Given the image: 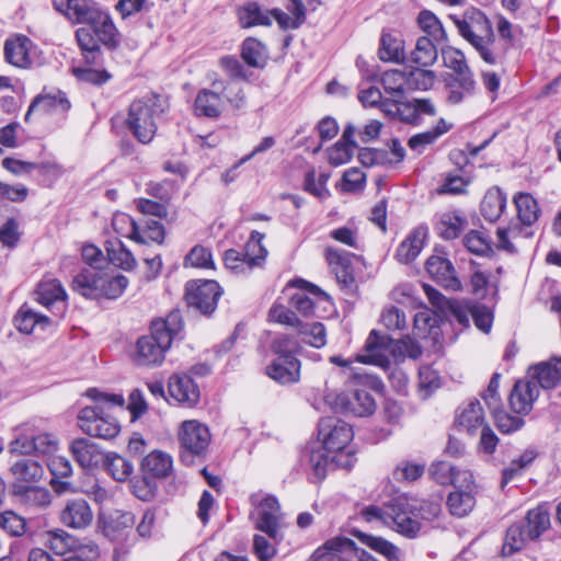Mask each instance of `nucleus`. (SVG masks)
Wrapping results in <instances>:
<instances>
[{
	"mask_svg": "<svg viewBox=\"0 0 561 561\" xmlns=\"http://www.w3.org/2000/svg\"><path fill=\"white\" fill-rule=\"evenodd\" d=\"M183 330L179 311L170 312L164 319L151 322L149 334L140 336L135 346L134 360L138 366H159L165 358L172 342Z\"/></svg>",
	"mask_w": 561,
	"mask_h": 561,
	"instance_id": "1",
	"label": "nucleus"
},
{
	"mask_svg": "<svg viewBox=\"0 0 561 561\" xmlns=\"http://www.w3.org/2000/svg\"><path fill=\"white\" fill-rule=\"evenodd\" d=\"M352 427L344 421L335 417H323L318 425V438L321 445L308 451V467L311 479L322 481L328 471L329 454L344 450L353 439Z\"/></svg>",
	"mask_w": 561,
	"mask_h": 561,
	"instance_id": "2",
	"label": "nucleus"
},
{
	"mask_svg": "<svg viewBox=\"0 0 561 561\" xmlns=\"http://www.w3.org/2000/svg\"><path fill=\"white\" fill-rule=\"evenodd\" d=\"M388 350H390L394 356L403 358L409 357L417 359L422 355V347L409 335L393 342L389 336L380 335L376 330H373L365 343L366 354L357 355L355 360L386 367L390 364L387 355Z\"/></svg>",
	"mask_w": 561,
	"mask_h": 561,
	"instance_id": "3",
	"label": "nucleus"
},
{
	"mask_svg": "<svg viewBox=\"0 0 561 561\" xmlns=\"http://www.w3.org/2000/svg\"><path fill=\"white\" fill-rule=\"evenodd\" d=\"M459 35L478 53L479 57L489 65V43L492 35V23L480 10H467L462 15H451Z\"/></svg>",
	"mask_w": 561,
	"mask_h": 561,
	"instance_id": "4",
	"label": "nucleus"
},
{
	"mask_svg": "<svg viewBox=\"0 0 561 561\" xmlns=\"http://www.w3.org/2000/svg\"><path fill=\"white\" fill-rule=\"evenodd\" d=\"M208 427L195 420L183 422L180 433V458L186 465L205 459L210 444Z\"/></svg>",
	"mask_w": 561,
	"mask_h": 561,
	"instance_id": "5",
	"label": "nucleus"
},
{
	"mask_svg": "<svg viewBox=\"0 0 561 561\" xmlns=\"http://www.w3.org/2000/svg\"><path fill=\"white\" fill-rule=\"evenodd\" d=\"M412 497L399 495L386 504V526L407 538H415L421 523L413 510Z\"/></svg>",
	"mask_w": 561,
	"mask_h": 561,
	"instance_id": "6",
	"label": "nucleus"
},
{
	"mask_svg": "<svg viewBox=\"0 0 561 561\" xmlns=\"http://www.w3.org/2000/svg\"><path fill=\"white\" fill-rule=\"evenodd\" d=\"M78 424L87 435L106 440L115 438L121 432L118 421L100 404L82 408Z\"/></svg>",
	"mask_w": 561,
	"mask_h": 561,
	"instance_id": "7",
	"label": "nucleus"
},
{
	"mask_svg": "<svg viewBox=\"0 0 561 561\" xmlns=\"http://www.w3.org/2000/svg\"><path fill=\"white\" fill-rule=\"evenodd\" d=\"M325 402L335 412L359 417L371 415L376 410V401L367 389L330 392L325 396Z\"/></svg>",
	"mask_w": 561,
	"mask_h": 561,
	"instance_id": "8",
	"label": "nucleus"
},
{
	"mask_svg": "<svg viewBox=\"0 0 561 561\" xmlns=\"http://www.w3.org/2000/svg\"><path fill=\"white\" fill-rule=\"evenodd\" d=\"M263 239V233L252 231L245 243V252L243 254L234 249L227 250L224 257L226 267L242 273L261 265L267 255V250L262 244Z\"/></svg>",
	"mask_w": 561,
	"mask_h": 561,
	"instance_id": "9",
	"label": "nucleus"
},
{
	"mask_svg": "<svg viewBox=\"0 0 561 561\" xmlns=\"http://www.w3.org/2000/svg\"><path fill=\"white\" fill-rule=\"evenodd\" d=\"M154 113L153 105L144 100H136L129 105L126 125L141 144H149L156 135Z\"/></svg>",
	"mask_w": 561,
	"mask_h": 561,
	"instance_id": "10",
	"label": "nucleus"
},
{
	"mask_svg": "<svg viewBox=\"0 0 561 561\" xmlns=\"http://www.w3.org/2000/svg\"><path fill=\"white\" fill-rule=\"evenodd\" d=\"M221 295V287L211 279L190 280L185 287L187 305L203 314H210L216 310Z\"/></svg>",
	"mask_w": 561,
	"mask_h": 561,
	"instance_id": "11",
	"label": "nucleus"
},
{
	"mask_svg": "<svg viewBox=\"0 0 561 561\" xmlns=\"http://www.w3.org/2000/svg\"><path fill=\"white\" fill-rule=\"evenodd\" d=\"M496 30L499 37H495L493 31L490 35L489 65L491 66L504 65L506 55L515 42L513 24L506 18L499 16Z\"/></svg>",
	"mask_w": 561,
	"mask_h": 561,
	"instance_id": "12",
	"label": "nucleus"
},
{
	"mask_svg": "<svg viewBox=\"0 0 561 561\" xmlns=\"http://www.w3.org/2000/svg\"><path fill=\"white\" fill-rule=\"evenodd\" d=\"M280 506L276 497L266 496L256 506L255 528L265 533L271 539H279Z\"/></svg>",
	"mask_w": 561,
	"mask_h": 561,
	"instance_id": "13",
	"label": "nucleus"
},
{
	"mask_svg": "<svg viewBox=\"0 0 561 561\" xmlns=\"http://www.w3.org/2000/svg\"><path fill=\"white\" fill-rule=\"evenodd\" d=\"M12 493L24 510L32 514L46 511L53 502V494L44 486L12 483Z\"/></svg>",
	"mask_w": 561,
	"mask_h": 561,
	"instance_id": "14",
	"label": "nucleus"
},
{
	"mask_svg": "<svg viewBox=\"0 0 561 561\" xmlns=\"http://www.w3.org/2000/svg\"><path fill=\"white\" fill-rule=\"evenodd\" d=\"M70 107L71 103L65 92L60 90L47 91L44 89L43 92L36 95L31 102L24 121L28 123L32 114L35 112L41 114H65Z\"/></svg>",
	"mask_w": 561,
	"mask_h": 561,
	"instance_id": "15",
	"label": "nucleus"
},
{
	"mask_svg": "<svg viewBox=\"0 0 561 561\" xmlns=\"http://www.w3.org/2000/svg\"><path fill=\"white\" fill-rule=\"evenodd\" d=\"M426 271L430 276L446 289L458 291L462 289L461 282L456 275L453 263L443 256L432 255L426 261Z\"/></svg>",
	"mask_w": 561,
	"mask_h": 561,
	"instance_id": "16",
	"label": "nucleus"
},
{
	"mask_svg": "<svg viewBox=\"0 0 561 561\" xmlns=\"http://www.w3.org/2000/svg\"><path fill=\"white\" fill-rule=\"evenodd\" d=\"M60 520L69 528L85 529L93 522V512L84 499L68 500L60 512Z\"/></svg>",
	"mask_w": 561,
	"mask_h": 561,
	"instance_id": "17",
	"label": "nucleus"
},
{
	"mask_svg": "<svg viewBox=\"0 0 561 561\" xmlns=\"http://www.w3.org/2000/svg\"><path fill=\"white\" fill-rule=\"evenodd\" d=\"M54 7L70 21L79 24L93 21L100 11L93 0H54Z\"/></svg>",
	"mask_w": 561,
	"mask_h": 561,
	"instance_id": "18",
	"label": "nucleus"
},
{
	"mask_svg": "<svg viewBox=\"0 0 561 561\" xmlns=\"http://www.w3.org/2000/svg\"><path fill=\"white\" fill-rule=\"evenodd\" d=\"M168 389L171 398L185 407L192 408L199 400V389L188 375H172Z\"/></svg>",
	"mask_w": 561,
	"mask_h": 561,
	"instance_id": "19",
	"label": "nucleus"
},
{
	"mask_svg": "<svg viewBox=\"0 0 561 561\" xmlns=\"http://www.w3.org/2000/svg\"><path fill=\"white\" fill-rule=\"evenodd\" d=\"M528 378L542 389L556 388L561 383V357H553L530 366Z\"/></svg>",
	"mask_w": 561,
	"mask_h": 561,
	"instance_id": "20",
	"label": "nucleus"
},
{
	"mask_svg": "<svg viewBox=\"0 0 561 561\" xmlns=\"http://www.w3.org/2000/svg\"><path fill=\"white\" fill-rule=\"evenodd\" d=\"M32 41L25 35H16L8 38L4 43L3 54L5 60L18 68H30L32 66L31 50Z\"/></svg>",
	"mask_w": 561,
	"mask_h": 561,
	"instance_id": "21",
	"label": "nucleus"
},
{
	"mask_svg": "<svg viewBox=\"0 0 561 561\" xmlns=\"http://www.w3.org/2000/svg\"><path fill=\"white\" fill-rule=\"evenodd\" d=\"M539 388L533 380H518L510 396V405L516 414H528L536 399Z\"/></svg>",
	"mask_w": 561,
	"mask_h": 561,
	"instance_id": "22",
	"label": "nucleus"
},
{
	"mask_svg": "<svg viewBox=\"0 0 561 561\" xmlns=\"http://www.w3.org/2000/svg\"><path fill=\"white\" fill-rule=\"evenodd\" d=\"M354 541L348 538L335 537L328 540L312 554V561H351L354 556Z\"/></svg>",
	"mask_w": 561,
	"mask_h": 561,
	"instance_id": "23",
	"label": "nucleus"
},
{
	"mask_svg": "<svg viewBox=\"0 0 561 561\" xmlns=\"http://www.w3.org/2000/svg\"><path fill=\"white\" fill-rule=\"evenodd\" d=\"M266 375L280 385L295 383L300 378V362L296 357H275L266 366Z\"/></svg>",
	"mask_w": 561,
	"mask_h": 561,
	"instance_id": "24",
	"label": "nucleus"
},
{
	"mask_svg": "<svg viewBox=\"0 0 561 561\" xmlns=\"http://www.w3.org/2000/svg\"><path fill=\"white\" fill-rule=\"evenodd\" d=\"M10 472L14 478L13 483L31 484L39 482L45 470L43 465L32 457H20L10 466Z\"/></svg>",
	"mask_w": 561,
	"mask_h": 561,
	"instance_id": "25",
	"label": "nucleus"
},
{
	"mask_svg": "<svg viewBox=\"0 0 561 561\" xmlns=\"http://www.w3.org/2000/svg\"><path fill=\"white\" fill-rule=\"evenodd\" d=\"M70 453L78 465L84 469L98 467L104 455L99 446L88 438H77L70 444Z\"/></svg>",
	"mask_w": 561,
	"mask_h": 561,
	"instance_id": "26",
	"label": "nucleus"
},
{
	"mask_svg": "<svg viewBox=\"0 0 561 561\" xmlns=\"http://www.w3.org/2000/svg\"><path fill=\"white\" fill-rule=\"evenodd\" d=\"M325 259L337 282L344 287H350L354 283L350 254L346 251L328 247L325 249Z\"/></svg>",
	"mask_w": 561,
	"mask_h": 561,
	"instance_id": "27",
	"label": "nucleus"
},
{
	"mask_svg": "<svg viewBox=\"0 0 561 561\" xmlns=\"http://www.w3.org/2000/svg\"><path fill=\"white\" fill-rule=\"evenodd\" d=\"M224 110L225 101L220 93L210 89L198 91L194 101V113L196 116L216 119L220 117Z\"/></svg>",
	"mask_w": 561,
	"mask_h": 561,
	"instance_id": "28",
	"label": "nucleus"
},
{
	"mask_svg": "<svg viewBox=\"0 0 561 561\" xmlns=\"http://www.w3.org/2000/svg\"><path fill=\"white\" fill-rule=\"evenodd\" d=\"M397 118L403 123L419 125L423 115H436V107L430 99H414L408 102H401L397 108Z\"/></svg>",
	"mask_w": 561,
	"mask_h": 561,
	"instance_id": "29",
	"label": "nucleus"
},
{
	"mask_svg": "<svg viewBox=\"0 0 561 561\" xmlns=\"http://www.w3.org/2000/svg\"><path fill=\"white\" fill-rule=\"evenodd\" d=\"M530 227L524 226L519 221V224H510L505 228H499L496 231V248L508 253H516L519 240L533 237L534 232L530 230Z\"/></svg>",
	"mask_w": 561,
	"mask_h": 561,
	"instance_id": "30",
	"label": "nucleus"
},
{
	"mask_svg": "<svg viewBox=\"0 0 561 561\" xmlns=\"http://www.w3.org/2000/svg\"><path fill=\"white\" fill-rule=\"evenodd\" d=\"M456 426L460 431L473 435L478 428H482L484 424V413L479 400L474 399L459 409L457 413Z\"/></svg>",
	"mask_w": 561,
	"mask_h": 561,
	"instance_id": "31",
	"label": "nucleus"
},
{
	"mask_svg": "<svg viewBox=\"0 0 561 561\" xmlns=\"http://www.w3.org/2000/svg\"><path fill=\"white\" fill-rule=\"evenodd\" d=\"M103 273L96 268H84L72 280V289L89 299H100Z\"/></svg>",
	"mask_w": 561,
	"mask_h": 561,
	"instance_id": "32",
	"label": "nucleus"
},
{
	"mask_svg": "<svg viewBox=\"0 0 561 561\" xmlns=\"http://www.w3.org/2000/svg\"><path fill=\"white\" fill-rule=\"evenodd\" d=\"M90 24L93 28V33L98 37V41L108 48H116L119 44L118 31L112 21L111 16L100 10L98 14L94 16L93 21H90Z\"/></svg>",
	"mask_w": 561,
	"mask_h": 561,
	"instance_id": "33",
	"label": "nucleus"
},
{
	"mask_svg": "<svg viewBox=\"0 0 561 561\" xmlns=\"http://www.w3.org/2000/svg\"><path fill=\"white\" fill-rule=\"evenodd\" d=\"M140 469L142 473L151 478H167L173 469V460L167 453L154 450L148 454L141 461Z\"/></svg>",
	"mask_w": 561,
	"mask_h": 561,
	"instance_id": "34",
	"label": "nucleus"
},
{
	"mask_svg": "<svg viewBox=\"0 0 561 561\" xmlns=\"http://www.w3.org/2000/svg\"><path fill=\"white\" fill-rule=\"evenodd\" d=\"M36 300L46 308L55 304H65L67 293L61 283L56 278H45L39 282L36 288Z\"/></svg>",
	"mask_w": 561,
	"mask_h": 561,
	"instance_id": "35",
	"label": "nucleus"
},
{
	"mask_svg": "<svg viewBox=\"0 0 561 561\" xmlns=\"http://www.w3.org/2000/svg\"><path fill=\"white\" fill-rule=\"evenodd\" d=\"M476 80L473 75L459 78H447L446 88L448 90L447 101L453 104H459L476 92Z\"/></svg>",
	"mask_w": 561,
	"mask_h": 561,
	"instance_id": "36",
	"label": "nucleus"
},
{
	"mask_svg": "<svg viewBox=\"0 0 561 561\" xmlns=\"http://www.w3.org/2000/svg\"><path fill=\"white\" fill-rule=\"evenodd\" d=\"M506 207V195L500 187L490 188L480 205L481 215L485 220L496 221Z\"/></svg>",
	"mask_w": 561,
	"mask_h": 561,
	"instance_id": "37",
	"label": "nucleus"
},
{
	"mask_svg": "<svg viewBox=\"0 0 561 561\" xmlns=\"http://www.w3.org/2000/svg\"><path fill=\"white\" fill-rule=\"evenodd\" d=\"M437 57L435 39L428 36H421L417 38L414 49L410 53L409 61L417 67L426 68L433 66Z\"/></svg>",
	"mask_w": 561,
	"mask_h": 561,
	"instance_id": "38",
	"label": "nucleus"
},
{
	"mask_svg": "<svg viewBox=\"0 0 561 561\" xmlns=\"http://www.w3.org/2000/svg\"><path fill=\"white\" fill-rule=\"evenodd\" d=\"M426 234L427 230L424 227L414 229L397 250L399 261L409 263L414 260L424 245Z\"/></svg>",
	"mask_w": 561,
	"mask_h": 561,
	"instance_id": "39",
	"label": "nucleus"
},
{
	"mask_svg": "<svg viewBox=\"0 0 561 561\" xmlns=\"http://www.w3.org/2000/svg\"><path fill=\"white\" fill-rule=\"evenodd\" d=\"M446 505L456 517L467 516L476 506V496L471 490H454L447 496Z\"/></svg>",
	"mask_w": 561,
	"mask_h": 561,
	"instance_id": "40",
	"label": "nucleus"
},
{
	"mask_svg": "<svg viewBox=\"0 0 561 561\" xmlns=\"http://www.w3.org/2000/svg\"><path fill=\"white\" fill-rule=\"evenodd\" d=\"M442 57L445 67L451 71L447 78H459L473 75L463 51L459 48L448 46L442 50Z\"/></svg>",
	"mask_w": 561,
	"mask_h": 561,
	"instance_id": "41",
	"label": "nucleus"
},
{
	"mask_svg": "<svg viewBox=\"0 0 561 561\" xmlns=\"http://www.w3.org/2000/svg\"><path fill=\"white\" fill-rule=\"evenodd\" d=\"M131 229L128 233V237L138 242V243H147L148 240L162 243L164 239V227L161 222L150 219L146 221L145 229L140 230L138 225L130 219Z\"/></svg>",
	"mask_w": 561,
	"mask_h": 561,
	"instance_id": "42",
	"label": "nucleus"
},
{
	"mask_svg": "<svg viewBox=\"0 0 561 561\" xmlns=\"http://www.w3.org/2000/svg\"><path fill=\"white\" fill-rule=\"evenodd\" d=\"M518 220L524 226H533L539 218L540 208L529 193H518L514 196Z\"/></svg>",
	"mask_w": 561,
	"mask_h": 561,
	"instance_id": "43",
	"label": "nucleus"
},
{
	"mask_svg": "<svg viewBox=\"0 0 561 561\" xmlns=\"http://www.w3.org/2000/svg\"><path fill=\"white\" fill-rule=\"evenodd\" d=\"M14 321L16 329L26 334H31L36 328L44 330L50 324V319L47 316L35 312L25 306L20 308Z\"/></svg>",
	"mask_w": 561,
	"mask_h": 561,
	"instance_id": "44",
	"label": "nucleus"
},
{
	"mask_svg": "<svg viewBox=\"0 0 561 561\" xmlns=\"http://www.w3.org/2000/svg\"><path fill=\"white\" fill-rule=\"evenodd\" d=\"M47 467L53 476L50 485L57 492L67 491L70 483L67 481H60V479L68 478L72 474V466L70 461L66 457L55 456L48 461Z\"/></svg>",
	"mask_w": 561,
	"mask_h": 561,
	"instance_id": "45",
	"label": "nucleus"
},
{
	"mask_svg": "<svg viewBox=\"0 0 561 561\" xmlns=\"http://www.w3.org/2000/svg\"><path fill=\"white\" fill-rule=\"evenodd\" d=\"M102 462L104 463L106 471L118 482L127 481L134 472L133 462L115 453L105 455Z\"/></svg>",
	"mask_w": 561,
	"mask_h": 561,
	"instance_id": "46",
	"label": "nucleus"
},
{
	"mask_svg": "<svg viewBox=\"0 0 561 561\" xmlns=\"http://www.w3.org/2000/svg\"><path fill=\"white\" fill-rule=\"evenodd\" d=\"M94 35L91 30L85 27H80L76 32L78 45L89 65H98L102 56L99 41Z\"/></svg>",
	"mask_w": 561,
	"mask_h": 561,
	"instance_id": "47",
	"label": "nucleus"
},
{
	"mask_svg": "<svg viewBox=\"0 0 561 561\" xmlns=\"http://www.w3.org/2000/svg\"><path fill=\"white\" fill-rule=\"evenodd\" d=\"M524 524L530 540L539 538L550 526L548 510L543 506H537L528 511Z\"/></svg>",
	"mask_w": 561,
	"mask_h": 561,
	"instance_id": "48",
	"label": "nucleus"
},
{
	"mask_svg": "<svg viewBox=\"0 0 561 561\" xmlns=\"http://www.w3.org/2000/svg\"><path fill=\"white\" fill-rule=\"evenodd\" d=\"M378 55L383 61L403 64L405 61L403 42L391 34L383 33L380 38Z\"/></svg>",
	"mask_w": 561,
	"mask_h": 561,
	"instance_id": "49",
	"label": "nucleus"
},
{
	"mask_svg": "<svg viewBox=\"0 0 561 561\" xmlns=\"http://www.w3.org/2000/svg\"><path fill=\"white\" fill-rule=\"evenodd\" d=\"M527 540H530V537H528L524 522L514 523L506 530L505 540L502 547L503 554L511 556L514 552L519 551L523 549Z\"/></svg>",
	"mask_w": 561,
	"mask_h": 561,
	"instance_id": "50",
	"label": "nucleus"
},
{
	"mask_svg": "<svg viewBox=\"0 0 561 561\" xmlns=\"http://www.w3.org/2000/svg\"><path fill=\"white\" fill-rule=\"evenodd\" d=\"M270 12V10H262L256 2H250L240 10L239 20L242 27L268 26L272 24Z\"/></svg>",
	"mask_w": 561,
	"mask_h": 561,
	"instance_id": "51",
	"label": "nucleus"
},
{
	"mask_svg": "<svg viewBox=\"0 0 561 561\" xmlns=\"http://www.w3.org/2000/svg\"><path fill=\"white\" fill-rule=\"evenodd\" d=\"M354 536H356L362 543L368 546L370 549L385 556L389 560H397L399 558L398 547L381 537L368 535L359 530L354 531Z\"/></svg>",
	"mask_w": 561,
	"mask_h": 561,
	"instance_id": "52",
	"label": "nucleus"
},
{
	"mask_svg": "<svg viewBox=\"0 0 561 561\" xmlns=\"http://www.w3.org/2000/svg\"><path fill=\"white\" fill-rule=\"evenodd\" d=\"M265 55V46L256 38L249 37L242 43L241 57L248 66L253 68L263 67Z\"/></svg>",
	"mask_w": 561,
	"mask_h": 561,
	"instance_id": "53",
	"label": "nucleus"
},
{
	"mask_svg": "<svg viewBox=\"0 0 561 561\" xmlns=\"http://www.w3.org/2000/svg\"><path fill=\"white\" fill-rule=\"evenodd\" d=\"M466 220L458 215L443 214L436 225L437 233L445 240L456 239L465 228Z\"/></svg>",
	"mask_w": 561,
	"mask_h": 561,
	"instance_id": "54",
	"label": "nucleus"
},
{
	"mask_svg": "<svg viewBox=\"0 0 561 561\" xmlns=\"http://www.w3.org/2000/svg\"><path fill=\"white\" fill-rule=\"evenodd\" d=\"M100 298L116 299L123 295L128 286V278L122 274L111 276L103 273Z\"/></svg>",
	"mask_w": 561,
	"mask_h": 561,
	"instance_id": "55",
	"label": "nucleus"
},
{
	"mask_svg": "<svg viewBox=\"0 0 561 561\" xmlns=\"http://www.w3.org/2000/svg\"><path fill=\"white\" fill-rule=\"evenodd\" d=\"M106 250L111 262L123 270L129 271L136 266V259L122 241L110 242Z\"/></svg>",
	"mask_w": 561,
	"mask_h": 561,
	"instance_id": "56",
	"label": "nucleus"
},
{
	"mask_svg": "<svg viewBox=\"0 0 561 561\" xmlns=\"http://www.w3.org/2000/svg\"><path fill=\"white\" fill-rule=\"evenodd\" d=\"M417 22L423 32H425L430 38L435 39L439 43L446 39L445 30L440 21L430 11H422L419 14Z\"/></svg>",
	"mask_w": 561,
	"mask_h": 561,
	"instance_id": "57",
	"label": "nucleus"
},
{
	"mask_svg": "<svg viewBox=\"0 0 561 561\" xmlns=\"http://www.w3.org/2000/svg\"><path fill=\"white\" fill-rule=\"evenodd\" d=\"M76 538L64 529L48 531L47 543L56 554L62 556L76 547Z\"/></svg>",
	"mask_w": 561,
	"mask_h": 561,
	"instance_id": "58",
	"label": "nucleus"
},
{
	"mask_svg": "<svg viewBox=\"0 0 561 561\" xmlns=\"http://www.w3.org/2000/svg\"><path fill=\"white\" fill-rule=\"evenodd\" d=\"M463 245L476 255H485L492 252L489 236L481 230H471L463 238Z\"/></svg>",
	"mask_w": 561,
	"mask_h": 561,
	"instance_id": "59",
	"label": "nucleus"
},
{
	"mask_svg": "<svg viewBox=\"0 0 561 561\" xmlns=\"http://www.w3.org/2000/svg\"><path fill=\"white\" fill-rule=\"evenodd\" d=\"M381 83L386 92L401 98L407 88V73L401 70H388L382 75Z\"/></svg>",
	"mask_w": 561,
	"mask_h": 561,
	"instance_id": "60",
	"label": "nucleus"
},
{
	"mask_svg": "<svg viewBox=\"0 0 561 561\" xmlns=\"http://www.w3.org/2000/svg\"><path fill=\"white\" fill-rule=\"evenodd\" d=\"M298 333L302 335V341L313 347L320 348L325 345V328L321 322L300 324Z\"/></svg>",
	"mask_w": 561,
	"mask_h": 561,
	"instance_id": "61",
	"label": "nucleus"
},
{
	"mask_svg": "<svg viewBox=\"0 0 561 561\" xmlns=\"http://www.w3.org/2000/svg\"><path fill=\"white\" fill-rule=\"evenodd\" d=\"M407 73V88L415 90H428L435 81V73L422 67H415Z\"/></svg>",
	"mask_w": 561,
	"mask_h": 561,
	"instance_id": "62",
	"label": "nucleus"
},
{
	"mask_svg": "<svg viewBox=\"0 0 561 561\" xmlns=\"http://www.w3.org/2000/svg\"><path fill=\"white\" fill-rule=\"evenodd\" d=\"M130 490L139 500L150 501L154 496L157 483L149 474L142 473L139 478H130Z\"/></svg>",
	"mask_w": 561,
	"mask_h": 561,
	"instance_id": "63",
	"label": "nucleus"
},
{
	"mask_svg": "<svg viewBox=\"0 0 561 561\" xmlns=\"http://www.w3.org/2000/svg\"><path fill=\"white\" fill-rule=\"evenodd\" d=\"M470 291L479 299H485L490 294H497V286L491 284L489 276L481 271H477L470 278Z\"/></svg>",
	"mask_w": 561,
	"mask_h": 561,
	"instance_id": "64",
	"label": "nucleus"
}]
</instances>
